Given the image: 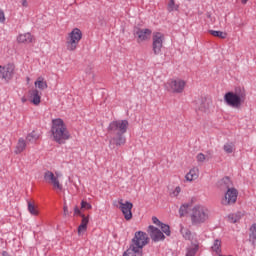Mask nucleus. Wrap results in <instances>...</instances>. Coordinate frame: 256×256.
Here are the masks:
<instances>
[{"label": "nucleus", "mask_w": 256, "mask_h": 256, "mask_svg": "<svg viewBox=\"0 0 256 256\" xmlns=\"http://www.w3.org/2000/svg\"><path fill=\"white\" fill-rule=\"evenodd\" d=\"M51 137L52 140H54L55 143H58L59 145H63L66 141L71 139V134L69 133L67 125L63 119L56 118L52 120Z\"/></svg>", "instance_id": "f257e3e1"}, {"label": "nucleus", "mask_w": 256, "mask_h": 256, "mask_svg": "<svg viewBox=\"0 0 256 256\" xmlns=\"http://www.w3.org/2000/svg\"><path fill=\"white\" fill-rule=\"evenodd\" d=\"M149 244V236L143 231L134 234L130 247L124 252L123 256H143V247Z\"/></svg>", "instance_id": "f03ea898"}, {"label": "nucleus", "mask_w": 256, "mask_h": 256, "mask_svg": "<svg viewBox=\"0 0 256 256\" xmlns=\"http://www.w3.org/2000/svg\"><path fill=\"white\" fill-rule=\"evenodd\" d=\"M247 99V94L245 90L240 91H230L224 95V101L228 107H232V109H241L243 107V103Z\"/></svg>", "instance_id": "7ed1b4c3"}, {"label": "nucleus", "mask_w": 256, "mask_h": 256, "mask_svg": "<svg viewBox=\"0 0 256 256\" xmlns=\"http://www.w3.org/2000/svg\"><path fill=\"white\" fill-rule=\"evenodd\" d=\"M81 39H83V31L79 28H73L66 35L65 47L68 51L73 53V51H77V47H79V43H81Z\"/></svg>", "instance_id": "20e7f679"}, {"label": "nucleus", "mask_w": 256, "mask_h": 256, "mask_svg": "<svg viewBox=\"0 0 256 256\" xmlns=\"http://www.w3.org/2000/svg\"><path fill=\"white\" fill-rule=\"evenodd\" d=\"M185 87H187V81L181 78L169 79L164 84V89L168 91V93H172L173 95H181V93L185 91Z\"/></svg>", "instance_id": "39448f33"}, {"label": "nucleus", "mask_w": 256, "mask_h": 256, "mask_svg": "<svg viewBox=\"0 0 256 256\" xmlns=\"http://www.w3.org/2000/svg\"><path fill=\"white\" fill-rule=\"evenodd\" d=\"M209 219V209L207 207L198 204L192 208L191 221L194 225L205 223Z\"/></svg>", "instance_id": "423d86ee"}, {"label": "nucleus", "mask_w": 256, "mask_h": 256, "mask_svg": "<svg viewBox=\"0 0 256 256\" xmlns=\"http://www.w3.org/2000/svg\"><path fill=\"white\" fill-rule=\"evenodd\" d=\"M61 177H63V174L61 172H51L46 171L44 173V181L48 185H51L54 189V191H63V184L61 183Z\"/></svg>", "instance_id": "0eeeda50"}, {"label": "nucleus", "mask_w": 256, "mask_h": 256, "mask_svg": "<svg viewBox=\"0 0 256 256\" xmlns=\"http://www.w3.org/2000/svg\"><path fill=\"white\" fill-rule=\"evenodd\" d=\"M127 129H129V121L127 120H114L108 126V130L112 134H125Z\"/></svg>", "instance_id": "6e6552de"}, {"label": "nucleus", "mask_w": 256, "mask_h": 256, "mask_svg": "<svg viewBox=\"0 0 256 256\" xmlns=\"http://www.w3.org/2000/svg\"><path fill=\"white\" fill-rule=\"evenodd\" d=\"M165 41V34L161 32H153L152 34V51L154 55H160Z\"/></svg>", "instance_id": "1a4fd4ad"}, {"label": "nucleus", "mask_w": 256, "mask_h": 256, "mask_svg": "<svg viewBox=\"0 0 256 256\" xmlns=\"http://www.w3.org/2000/svg\"><path fill=\"white\" fill-rule=\"evenodd\" d=\"M239 196V191L236 188H230L226 190L224 197L221 199L222 205H235L237 203V197Z\"/></svg>", "instance_id": "9d476101"}, {"label": "nucleus", "mask_w": 256, "mask_h": 256, "mask_svg": "<svg viewBox=\"0 0 256 256\" xmlns=\"http://www.w3.org/2000/svg\"><path fill=\"white\" fill-rule=\"evenodd\" d=\"M119 205V209L122 212L124 219H126V221H131L133 219V203L129 201L123 202V200H120Z\"/></svg>", "instance_id": "9b49d317"}, {"label": "nucleus", "mask_w": 256, "mask_h": 256, "mask_svg": "<svg viewBox=\"0 0 256 256\" xmlns=\"http://www.w3.org/2000/svg\"><path fill=\"white\" fill-rule=\"evenodd\" d=\"M196 108L198 111H201V113H209L211 111V108L213 107V100L209 97H203L196 103Z\"/></svg>", "instance_id": "f8f14e48"}, {"label": "nucleus", "mask_w": 256, "mask_h": 256, "mask_svg": "<svg viewBox=\"0 0 256 256\" xmlns=\"http://www.w3.org/2000/svg\"><path fill=\"white\" fill-rule=\"evenodd\" d=\"M153 31L149 28H138L134 35L136 36L137 43H145V41H149L151 39V34Z\"/></svg>", "instance_id": "ddd939ff"}, {"label": "nucleus", "mask_w": 256, "mask_h": 256, "mask_svg": "<svg viewBox=\"0 0 256 256\" xmlns=\"http://www.w3.org/2000/svg\"><path fill=\"white\" fill-rule=\"evenodd\" d=\"M147 232L152 241H154V243H159V241H165V234H163L162 231L159 230V228L150 225Z\"/></svg>", "instance_id": "4468645a"}, {"label": "nucleus", "mask_w": 256, "mask_h": 256, "mask_svg": "<svg viewBox=\"0 0 256 256\" xmlns=\"http://www.w3.org/2000/svg\"><path fill=\"white\" fill-rule=\"evenodd\" d=\"M0 75L5 81H11L15 75V64L9 63L2 67Z\"/></svg>", "instance_id": "2eb2a0df"}, {"label": "nucleus", "mask_w": 256, "mask_h": 256, "mask_svg": "<svg viewBox=\"0 0 256 256\" xmlns=\"http://www.w3.org/2000/svg\"><path fill=\"white\" fill-rule=\"evenodd\" d=\"M199 168L198 167H192L185 175L184 179L186 183H193V181H197L199 179Z\"/></svg>", "instance_id": "dca6fc26"}, {"label": "nucleus", "mask_w": 256, "mask_h": 256, "mask_svg": "<svg viewBox=\"0 0 256 256\" xmlns=\"http://www.w3.org/2000/svg\"><path fill=\"white\" fill-rule=\"evenodd\" d=\"M29 95V101L32 103V105H41V92L39 90L32 89L28 92Z\"/></svg>", "instance_id": "f3484780"}, {"label": "nucleus", "mask_w": 256, "mask_h": 256, "mask_svg": "<svg viewBox=\"0 0 256 256\" xmlns=\"http://www.w3.org/2000/svg\"><path fill=\"white\" fill-rule=\"evenodd\" d=\"M218 187L222 191H228V189H233V182L231 181V178L229 177H224L218 182Z\"/></svg>", "instance_id": "a211bd4d"}, {"label": "nucleus", "mask_w": 256, "mask_h": 256, "mask_svg": "<svg viewBox=\"0 0 256 256\" xmlns=\"http://www.w3.org/2000/svg\"><path fill=\"white\" fill-rule=\"evenodd\" d=\"M115 136L111 138L110 143L116 145L117 147H121V145H125L127 143V139L124 134H114Z\"/></svg>", "instance_id": "6ab92c4d"}, {"label": "nucleus", "mask_w": 256, "mask_h": 256, "mask_svg": "<svg viewBox=\"0 0 256 256\" xmlns=\"http://www.w3.org/2000/svg\"><path fill=\"white\" fill-rule=\"evenodd\" d=\"M33 35L31 33L20 34L17 37V42L22 43L23 45H29L33 41Z\"/></svg>", "instance_id": "aec40b11"}, {"label": "nucleus", "mask_w": 256, "mask_h": 256, "mask_svg": "<svg viewBox=\"0 0 256 256\" xmlns=\"http://www.w3.org/2000/svg\"><path fill=\"white\" fill-rule=\"evenodd\" d=\"M25 149H27V141H25V139L23 138H19L14 153L16 155H20V153H23V151H25Z\"/></svg>", "instance_id": "412c9836"}, {"label": "nucleus", "mask_w": 256, "mask_h": 256, "mask_svg": "<svg viewBox=\"0 0 256 256\" xmlns=\"http://www.w3.org/2000/svg\"><path fill=\"white\" fill-rule=\"evenodd\" d=\"M180 233L182 237L188 241H193V239H195V234L191 233V230L183 227V225L180 226Z\"/></svg>", "instance_id": "4be33fe9"}, {"label": "nucleus", "mask_w": 256, "mask_h": 256, "mask_svg": "<svg viewBox=\"0 0 256 256\" xmlns=\"http://www.w3.org/2000/svg\"><path fill=\"white\" fill-rule=\"evenodd\" d=\"M35 88L40 89V91H45L47 89V81H45V78L38 77L37 80L34 82Z\"/></svg>", "instance_id": "5701e85b"}, {"label": "nucleus", "mask_w": 256, "mask_h": 256, "mask_svg": "<svg viewBox=\"0 0 256 256\" xmlns=\"http://www.w3.org/2000/svg\"><path fill=\"white\" fill-rule=\"evenodd\" d=\"M242 218H243L242 212H237V213L228 215L229 223H238V221H241Z\"/></svg>", "instance_id": "b1692460"}, {"label": "nucleus", "mask_w": 256, "mask_h": 256, "mask_svg": "<svg viewBox=\"0 0 256 256\" xmlns=\"http://www.w3.org/2000/svg\"><path fill=\"white\" fill-rule=\"evenodd\" d=\"M39 137H41L39 132L32 131L30 134L27 135L26 141H28V143H35L36 141H39Z\"/></svg>", "instance_id": "393cba45"}, {"label": "nucleus", "mask_w": 256, "mask_h": 256, "mask_svg": "<svg viewBox=\"0 0 256 256\" xmlns=\"http://www.w3.org/2000/svg\"><path fill=\"white\" fill-rule=\"evenodd\" d=\"M211 249L213 251V253H216V255H221V240L219 239H216L212 246H211Z\"/></svg>", "instance_id": "a878e982"}, {"label": "nucleus", "mask_w": 256, "mask_h": 256, "mask_svg": "<svg viewBox=\"0 0 256 256\" xmlns=\"http://www.w3.org/2000/svg\"><path fill=\"white\" fill-rule=\"evenodd\" d=\"M209 33L213 37H218L219 39H227V32L217 31V30H209Z\"/></svg>", "instance_id": "bb28decb"}, {"label": "nucleus", "mask_w": 256, "mask_h": 256, "mask_svg": "<svg viewBox=\"0 0 256 256\" xmlns=\"http://www.w3.org/2000/svg\"><path fill=\"white\" fill-rule=\"evenodd\" d=\"M28 211H29L30 215H34L35 217H37V215H39V210L37 209V206H35L30 201H28Z\"/></svg>", "instance_id": "cd10ccee"}, {"label": "nucleus", "mask_w": 256, "mask_h": 256, "mask_svg": "<svg viewBox=\"0 0 256 256\" xmlns=\"http://www.w3.org/2000/svg\"><path fill=\"white\" fill-rule=\"evenodd\" d=\"M80 209L82 211H91V209H93V205H91V203L87 202V200H81Z\"/></svg>", "instance_id": "c85d7f7f"}, {"label": "nucleus", "mask_w": 256, "mask_h": 256, "mask_svg": "<svg viewBox=\"0 0 256 256\" xmlns=\"http://www.w3.org/2000/svg\"><path fill=\"white\" fill-rule=\"evenodd\" d=\"M223 149H224L225 153H227L228 155L231 153H235V144L226 143V144H224Z\"/></svg>", "instance_id": "c756f323"}, {"label": "nucleus", "mask_w": 256, "mask_h": 256, "mask_svg": "<svg viewBox=\"0 0 256 256\" xmlns=\"http://www.w3.org/2000/svg\"><path fill=\"white\" fill-rule=\"evenodd\" d=\"M210 157L203 154V153H198L196 155V161L197 163H205V161H209Z\"/></svg>", "instance_id": "7c9ffc66"}, {"label": "nucleus", "mask_w": 256, "mask_h": 256, "mask_svg": "<svg viewBox=\"0 0 256 256\" xmlns=\"http://www.w3.org/2000/svg\"><path fill=\"white\" fill-rule=\"evenodd\" d=\"M160 229L162 230V233H165L167 237H171V227L167 224H161Z\"/></svg>", "instance_id": "2f4dec72"}, {"label": "nucleus", "mask_w": 256, "mask_h": 256, "mask_svg": "<svg viewBox=\"0 0 256 256\" xmlns=\"http://www.w3.org/2000/svg\"><path fill=\"white\" fill-rule=\"evenodd\" d=\"M179 9V6L175 4V0H170L168 3V11L171 13V11H177Z\"/></svg>", "instance_id": "473e14b6"}, {"label": "nucleus", "mask_w": 256, "mask_h": 256, "mask_svg": "<svg viewBox=\"0 0 256 256\" xmlns=\"http://www.w3.org/2000/svg\"><path fill=\"white\" fill-rule=\"evenodd\" d=\"M250 241H256V224L250 227Z\"/></svg>", "instance_id": "72a5a7b5"}, {"label": "nucleus", "mask_w": 256, "mask_h": 256, "mask_svg": "<svg viewBox=\"0 0 256 256\" xmlns=\"http://www.w3.org/2000/svg\"><path fill=\"white\" fill-rule=\"evenodd\" d=\"M179 195H181V186H176L174 188V190H172V192L170 193V197H179Z\"/></svg>", "instance_id": "f704fd0d"}, {"label": "nucleus", "mask_w": 256, "mask_h": 256, "mask_svg": "<svg viewBox=\"0 0 256 256\" xmlns=\"http://www.w3.org/2000/svg\"><path fill=\"white\" fill-rule=\"evenodd\" d=\"M80 217L82 218L80 225L83 227H87L89 225V215L85 216L84 214L81 215Z\"/></svg>", "instance_id": "c9c22d12"}, {"label": "nucleus", "mask_w": 256, "mask_h": 256, "mask_svg": "<svg viewBox=\"0 0 256 256\" xmlns=\"http://www.w3.org/2000/svg\"><path fill=\"white\" fill-rule=\"evenodd\" d=\"M87 231V226H78V235L81 237V235H85V232Z\"/></svg>", "instance_id": "e433bc0d"}, {"label": "nucleus", "mask_w": 256, "mask_h": 256, "mask_svg": "<svg viewBox=\"0 0 256 256\" xmlns=\"http://www.w3.org/2000/svg\"><path fill=\"white\" fill-rule=\"evenodd\" d=\"M81 215H85L81 213V208L79 206L74 207V217H81Z\"/></svg>", "instance_id": "4c0bfd02"}, {"label": "nucleus", "mask_w": 256, "mask_h": 256, "mask_svg": "<svg viewBox=\"0 0 256 256\" xmlns=\"http://www.w3.org/2000/svg\"><path fill=\"white\" fill-rule=\"evenodd\" d=\"M197 253V247L190 248L187 250L186 256H195Z\"/></svg>", "instance_id": "58836bf2"}, {"label": "nucleus", "mask_w": 256, "mask_h": 256, "mask_svg": "<svg viewBox=\"0 0 256 256\" xmlns=\"http://www.w3.org/2000/svg\"><path fill=\"white\" fill-rule=\"evenodd\" d=\"M5 21H7V18L5 17V11H3V9L0 8V23H5Z\"/></svg>", "instance_id": "ea45409f"}, {"label": "nucleus", "mask_w": 256, "mask_h": 256, "mask_svg": "<svg viewBox=\"0 0 256 256\" xmlns=\"http://www.w3.org/2000/svg\"><path fill=\"white\" fill-rule=\"evenodd\" d=\"M152 223H154V225H157L158 227H161V225H163V222H161L159 218L155 216L152 217Z\"/></svg>", "instance_id": "a19ab883"}, {"label": "nucleus", "mask_w": 256, "mask_h": 256, "mask_svg": "<svg viewBox=\"0 0 256 256\" xmlns=\"http://www.w3.org/2000/svg\"><path fill=\"white\" fill-rule=\"evenodd\" d=\"M86 75H89L90 77H95V73L93 72V68L87 67L85 70Z\"/></svg>", "instance_id": "79ce46f5"}, {"label": "nucleus", "mask_w": 256, "mask_h": 256, "mask_svg": "<svg viewBox=\"0 0 256 256\" xmlns=\"http://www.w3.org/2000/svg\"><path fill=\"white\" fill-rule=\"evenodd\" d=\"M63 211H64L65 217H67V215H69V208L67 207V205H64Z\"/></svg>", "instance_id": "37998d69"}, {"label": "nucleus", "mask_w": 256, "mask_h": 256, "mask_svg": "<svg viewBox=\"0 0 256 256\" xmlns=\"http://www.w3.org/2000/svg\"><path fill=\"white\" fill-rule=\"evenodd\" d=\"M21 5L22 7H29V3L27 2V0H21Z\"/></svg>", "instance_id": "c03bdc74"}, {"label": "nucleus", "mask_w": 256, "mask_h": 256, "mask_svg": "<svg viewBox=\"0 0 256 256\" xmlns=\"http://www.w3.org/2000/svg\"><path fill=\"white\" fill-rule=\"evenodd\" d=\"M249 0H241V3H242V5H247V2H248Z\"/></svg>", "instance_id": "a18cd8bd"}, {"label": "nucleus", "mask_w": 256, "mask_h": 256, "mask_svg": "<svg viewBox=\"0 0 256 256\" xmlns=\"http://www.w3.org/2000/svg\"><path fill=\"white\" fill-rule=\"evenodd\" d=\"M29 81H30V78H27V82L29 83Z\"/></svg>", "instance_id": "49530a36"}, {"label": "nucleus", "mask_w": 256, "mask_h": 256, "mask_svg": "<svg viewBox=\"0 0 256 256\" xmlns=\"http://www.w3.org/2000/svg\"><path fill=\"white\" fill-rule=\"evenodd\" d=\"M23 102H25V99H22Z\"/></svg>", "instance_id": "de8ad7c7"}]
</instances>
